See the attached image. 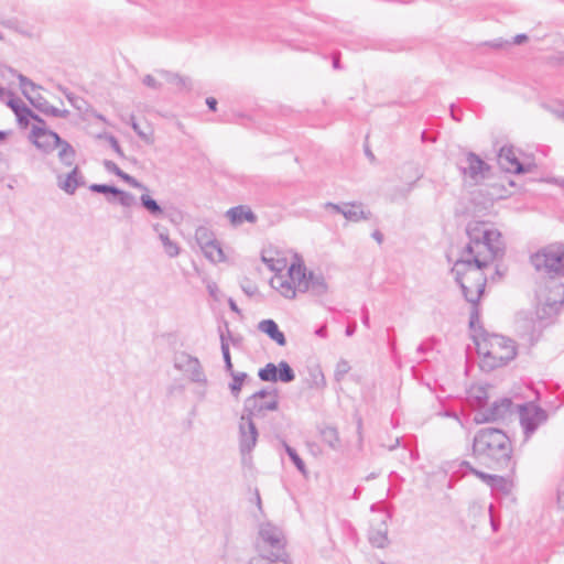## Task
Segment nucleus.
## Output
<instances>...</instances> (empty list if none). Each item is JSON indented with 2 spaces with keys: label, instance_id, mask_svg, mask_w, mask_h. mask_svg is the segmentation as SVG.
<instances>
[{
  "label": "nucleus",
  "instance_id": "f257e3e1",
  "mask_svg": "<svg viewBox=\"0 0 564 564\" xmlns=\"http://www.w3.org/2000/svg\"><path fill=\"white\" fill-rule=\"evenodd\" d=\"M468 242L460 250L452 272L464 299L470 303L469 328L479 323V300L485 292L487 269L497 258L503 256L505 242L499 230L484 221H469L466 226Z\"/></svg>",
  "mask_w": 564,
  "mask_h": 564
},
{
  "label": "nucleus",
  "instance_id": "f03ea898",
  "mask_svg": "<svg viewBox=\"0 0 564 564\" xmlns=\"http://www.w3.org/2000/svg\"><path fill=\"white\" fill-rule=\"evenodd\" d=\"M471 455L489 469L512 471L516 467L512 442L500 429L478 430L473 438Z\"/></svg>",
  "mask_w": 564,
  "mask_h": 564
},
{
  "label": "nucleus",
  "instance_id": "7ed1b4c3",
  "mask_svg": "<svg viewBox=\"0 0 564 564\" xmlns=\"http://www.w3.org/2000/svg\"><path fill=\"white\" fill-rule=\"evenodd\" d=\"M473 339L477 354L481 357V367L488 370L505 366L516 358L517 347L513 340L498 334H489L480 322L475 324Z\"/></svg>",
  "mask_w": 564,
  "mask_h": 564
},
{
  "label": "nucleus",
  "instance_id": "20e7f679",
  "mask_svg": "<svg viewBox=\"0 0 564 564\" xmlns=\"http://www.w3.org/2000/svg\"><path fill=\"white\" fill-rule=\"evenodd\" d=\"M546 289L549 290V294L544 297V301L540 302L536 306L535 318L531 321H519V327L523 330H528L530 324H532L529 333V339L532 343L539 339L545 327L555 322L564 303V283L547 285Z\"/></svg>",
  "mask_w": 564,
  "mask_h": 564
},
{
  "label": "nucleus",
  "instance_id": "39448f33",
  "mask_svg": "<svg viewBox=\"0 0 564 564\" xmlns=\"http://www.w3.org/2000/svg\"><path fill=\"white\" fill-rule=\"evenodd\" d=\"M531 263L538 271L549 275L547 285L564 283V243L547 245L531 257Z\"/></svg>",
  "mask_w": 564,
  "mask_h": 564
},
{
  "label": "nucleus",
  "instance_id": "423d86ee",
  "mask_svg": "<svg viewBox=\"0 0 564 564\" xmlns=\"http://www.w3.org/2000/svg\"><path fill=\"white\" fill-rule=\"evenodd\" d=\"M285 546L286 540L281 528L271 522L260 524L257 542L258 556H264L269 560H281L284 564H291Z\"/></svg>",
  "mask_w": 564,
  "mask_h": 564
},
{
  "label": "nucleus",
  "instance_id": "0eeeda50",
  "mask_svg": "<svg viewBox=\"0 0 564 564\" xmlns=\"http://www.w3.org/2000/svg\"><path fill=\"white\" fill-rule=\"evenodd\" d=\"M31 138L35 147L45 153H51L58 149V159L65 166H72L74 164L76 156L75 149L55 131L46 127L33 126Z\"/></svg>",
  "mask_w": 564,
  "mask_h": 564
},
{
  "label": "nucleus",
  "instance_id": "6e6552de",
  "mask_svg": "<svg viewBox=\"0 0 564 564\" xmlns=\"http://www.w3.org/2000/svg\"><path fill=\"white\" fill-rule=\"evenodd\" d=\"M279 391L276 388H263L243 401L241 420L254 422L267 417L269 412L279 409Z\"/></svg>",
  "mask_w": 564,
  "mask_h": 564
},
{
  "label": "nucleus",
  "instance_id": "1a4fd4ad",
  "mask_svg": "<svg viewBox=\"0 0 564 564\" xmlns=\"http://www.w3.org/2000/svg\"><path fill=\"white\" fill-rule=\"evenodd\" d=\"M513 413V402L510 398H500L485 409L475 412L474 422L485 424L502 421Z\"/></svg>",
  "mask_w": 564,
  "mask_h": 564
},
{
  "label": "nucleus",
  "instance_id": "9d476101",
  "mask_svg": "<svg viewBox=\"0 0 564 564\" xmlns=\"http://www.w3.org/2000/svg\"><path fill=\"white\" fill-rule=\"evenodd\" d=\"M239 452L241 455V462L243 465H251L252 463V451L254 449L258 442V429L256 423L248 420H239Z\"/></svg>",
  "mask_w": 564,
  "mask_h": 564
},
{
  "label": "nucleus",
  "instance_id": "9b49d317",
  "mask_svg": "<svg viewBox=\"0 0 564 564\" xmlns=\"http://www.w3.org/2000/svg\"><path fill=\"white\" fill-rule=\"evenodd\" d=\"M520 424L529 438L540 425L547 421V412L534 403L519 405Z\"/></svg>",
  "mask_w": 564,
  "mask_h": 564
},
{
  "label": "nucleus",
  "instance_id": "f8f14e48",
  "mask_svg": "<svg viewBox=\"0 0 564 564\" xmlns=\"http://www.w3.org/2000/svg\"><path fill=\"white\" fill-rule=\"evenodd\" d=\"M174 367L186 373L192 382L207 386V377L197 357L181 351L174 358Z\"/></svg>",
  "mask_w": 564,
  "mask_h": 564
},
{
  "label": "nucleus",
  "instance_id": "ddd939ff",
  "mask_svg": "<svg viewBox=\"0 0 564 564\" xmlns=\"http://www.w3.org/2000/svg\"><path fill=\"white\" fill-rule=\"evenodd\" d=\"M466 165H459L458 169L464 176H468L476 183L486 177L490 166L476 153L467 152L465 156Z\"/></svg>",
  "mask_w": 564,
  "mask_h": 564
},
{
  "label": "nucleus",
  "instance_id": "4468645a",
  "mask_svg": "<svg viewBox=\"0 0 564 564\" xmlns=\"http://www.w3.org/2000/svg\"><path fill=\"white\" fill-rule=\"evenodd\" d=\"M499 166L509 173L523 174L530 171L523 163L518 159L513 147L503 145L498 153Z\"/></svg>",
  "mask_w": 564,
  "mask_h": 564
},
{
  "label": "nucleus",
  "instance_id": "2eb2a0df",
  "mask_svg": "<svg viewBox=\"0 0 564 564\" xmlns=\"http://www.w3.org/2000/svg\"><path fill=\"white\" fill-rule=\"evenodd\" d=\"M20 87L22 90V94L28 98L30 104L37 109L40 112L44 113L46 108L48 107L50 102L42 97L40 94L35 95V91L40 88L36 86L31 79H29L26 76L20 74L18 76Z\"/></svg>",
  "mask_w": 564,
  "mask_h": 564
},
{
  "label": "nucleus",
  "instance_id": "dca6fc26",
  "mask_svg": "<svg viewBox=\"0 0 564 564\" xmlns=\"http://www.w3.org/2000/svg\"><path fill=\"white\" fill-rule=\"evenodd\" d=\"M288 275L290 280H292L297 292H307L308 272L303 263H292L288 270Z\"/></svg>",
  "mask_w": 564,
  "mask_h": 564
},
{
  "label": "nucleus",
  "instance_id": "f3484780",
  "mask_svg": "<svg viewBox=\"0 0 564 564\" xmlns=\"http://www.w3.org/2000/svg\"><path fill=\"white\" fill-rule=\"evenodd\" d=\"M226 216L232 225H240L243 221L256 224L258 220L257 215L247 205H238L229 208Z\"/></svg>",
  "mask_w": 564,
  "mask_h": 564
},
{
  "label": "nucleus",
  "instance_id": "a211bd4d",
  "mask_svg": "<svg viewBox=\"0 0 564 564\" xmlns=\"http://www.w3.org/2000/svg\"><path fill=\"white\" fill-rule=\"evenodd\" d=\"M85 185V180L79 171L78 166H74V169L67 174L65 180L61 181L58 177V186L65 193L73 195L79 186Z\"/></svg>",
  "mask_w": 564,
  "mask_h": 564
},
{
  "label": "nucleus",
  "instance_id": "6ab92c4d",
  "mask_svg": "<svg viewBox=\"0 0 564 564\" xmlns=\"http://www.w3.org/2000/svg\"><path fill=\"white\" fill-rule=\"evenodd\" d=\"M104 167L109 173H112V174L117 175L118 177H120L122 181H124L130 186H132L134 188H138V189H141L143 192H149L148 186H145L144 184L139 182L133 176L124 173L113 161L105 160L104 161Z\"/></svg>",
  "mask_w": 564,
  "mask_h": 564
},
{
  "label": "nucleus",
  "instance_id": "aec40b11",
  "mask_svg": "<svg viewBox=\"0 0 564 564\" xmlns=\"http://www.w3.org/2000/svg\"><path fill=\"white\" fill-rule=\"evenodd\" d=\"M258 328L267 334L279 346H285L286 339L284 334L279 329L278 324L273 319H263L259 323Z\"/></svg>",
  "mask_w": 564,
  "mask_h": 564
},
{
  "label": "nucleus",
  "instance_id": "412c9836",
  "mask_svg": "<svg viewBox=\"0 0 564 564\" xmlns=\"http://www.w3.org/2000/svg\"><path fill=\"white\" fill-rule=\"evenodd\" d=\"M343 216L354 223H358L362 219H369L371 217L370 210H365L361 203H345V212Z\"/></svg>",
  "mask_w": 564,
  "mask_h": 564
},
{
  "label": "nucleus",
  "instance_id": "4be33fe9",
  "mask_svg": "<svg viewBox=\"0 0 564 564\" xmlns=\"http://www.w3.org/2000/svg\"><path fill=\"white\" fill-rule=\"evenodd\" d=\"M271 285L285 299H294L297 292L289 276H275L271 279Z\"/></svg>",
  "mask_w": 564,
  "mask_h": 564
},
{
  "label": "nucleus",
  "instance_id": "5701e85b",
  "mask_svg": "<svg viewBox=\"0 0 564 564\" xmlns=\"http://www.w3.org/2000/svg\"><path fill=\"white\" fill-rule=\"evenodd\" d=\"M368 540L370 544L378 549H384L389 544L388 539V528L386 522H382L380 528L378 529H370L368 534Z\"/></svg>",
  "mask_w": 564,
  "mask_h": 564
},
{
  "label": "nucleus",
  "instance_id": "b1692460",
  "mask_svg": "<svg viewBox=\"0 0 564 564\" xmlns=\"http://www.w3.org/2000/svg\"><path fill=\"white\" fill-rule=\"evenodd\" d=\"M319 435L324 444L328 445L332 449H339L341 447L338 431L335 426L325 425L319 427Z\"/></svg>",
  "mask_w": 564,
  "mask_h": 564
},
{
  "label": "nucleus",
  "instance_id": "393cba45",
  "mask_svg": "<svg viewBox=\"0 0 564 564\" xmlns=\"http://www.w3.org/2000/svg\"><path fill=\"white\" fill-rule=\"evenodd\" d=\"M307 292H311L313 295L321 296L324 295L327 290V283L323 274H315L314 272H308V281H307Z\"/></svg>",
  "mask_w": 564,
  "mask_h": 564
},
{
  "label": "nucleus",
  "instance_id": "a878e982",
  "mask_svg": "<svg viewBox=\"0 0 564 564\" xmlns=\"http://www.w3.org/2000/svg\"><path fill=\"white\" fill-rule=\"evenodd\" d=\"M159 74L170 84L175 85L178 90H191V79L170 70L161 69Z\"/></svg>",
  "mask_w": 564,
  "mask_h": 564
},
{
  "label": "nucleus",
  "instance_id": "bb28decb",
  "mask_svg": "<svg viewBox=\"0 0 564 564\" xmlns=\"http://www.w3.org/2000/svg\"><path fill=\"white\" fill-rule=\"evenodd\" d=\"M140 204L153 217H160V216H162L164 214L163 208L160 206V204L154 198H152L148 194V192H144L140 196Z\"/></svg>",
  "mask_w": 564,
  "mask_h": 564
},
{
  "label": "nucleus",
  "instance_id": "cd10ccee",
  "mask_svg": "<svg viewBox=\"0 0 564 564\" xmlns=\"http://www.w3.org/2000/svg\"><path fill=\"white\" fill-rule=\"evenodd\" d=\"M206 258H208L212 262H220L225 259V254L219 242L215 239L208 246L200 248Z\"/></svg>",
  "mask_w": 564,
  "mask_h": 564
},
{
  "label": "nucleus",
  "instance_id": "c85d7f7f",
  "mask_svg": "<svg viewBox=\"0 0 564 564\" xmlns=\"http://www.w3.org/2000/svg\"><path fill=\"white\" fill-rule=\"evenodd\" d=\"M258 377L261 381L276 382L278 381V365L273 362L267 364L263 368L259 369Z\"/></svg>",
  "mask_w": 564,
  "mask_h": 564
},
{
  "label": "nucleus",
  "instance_id": "c756f323",
  "mask_svg": "<svg viewBox=\"0 0 564 564\" xmlns=\"http://www.w3.org/2000/svg\"><path fill=\"white\" fill-rule=\"evenodd\" d=\"M220 349H221V354H223L226 372H228L229 375H234L235 370H234V366L231 362L229 344H228L227 338L225 337L223 332L220 333Z\"/></svg>",
  "mask_w": 564,
  "mask_h": 564
},
{
  "label": "nucleus",
  "instance_id": "7c9ffc66",
  "mask_svg": "<svg viewBox=\"0 0 564 564\" xmlns=\"http://www.w3.org/2000/svg\"><path fill=\"white\" fill-rule=\"evenodd\" d=\"M107 199L111 204L118 202L123 207H131L135 204V197L131 193L120 188L117 189L115 197H108Z\"/></svg>",
  "mask_w": 564,
  "mask_h": 564
},
{
  "label": "nucleus",
  "instance_id": "2f4dec72",
  "mask_svg": "<svg viewBox=\"0 0 564 564\" xmlns=\"http://www.w3.org/2000/svg\"><path fill=\"white\" fill-rule=\"evenodd\" d=\"M295 379V373L292 367L284 360L278 364V381L283 383L292 382Z\"/></svg>",
  "mask_w": 564,
  "mask_h": 564
},
{
  "label": "nucleus",
  "instance_id": "473e14b6",
  "mask_svg": "<svg viewBox=\"0 0 564 564\" xmlns=\"http://www.w3.org/2000/svg\"><path fill=\"white\" fill-rule=\"evenodd\" d=\"M195 239L200 248H204L205 246H208L213 240H215L214 232L205 227L200 226L195 231Z\"/></svg>",
  "mask_w": 564,
  "mask_h": 564
},
{
  "label": "nucleus",
  "instance_id": "72a5a7b5",
  "mask_svg": "<svg viewBox=\"0 0 564 564\" xmlns=\"http://www.w3.org/2000/svg\"><path fill=\"white\" fill-rule=\"evenodd\" d=\"M230 376L232 378V381L229 383L230 393L232 397L238 398L241 392L242 384L248 378V375L246 372L234 371V375Z\"/></svg>",
  "mask_w": 564,
  "mask_h": 564
},
{
  "label": "nucleus",
  "instance_id": "f704fd0d",
  "mask_svg": "<svg viewBox=\"0 0 564 564\" xmlns=\"http://www.w3.org/2000/svg\"><path fill=\"white\" fill-rule=\"evenodd\" d=\"M282 445H283V447L285 449V453L288 454L290 459L293 462V464L295 465L297 470L300 473H302L303 475H305L306 474V467H305V464H304L303 459L297 454V452L293 447H291L285 441H282Z\"/></svg>",
  "mask_w": 564,
  "mask_h": 564
},
{
  "label": "nucleus",
  "instance_id": "c9c22d12",
  "mask_svg": "<svg viewBox=\"0 0 564 564\" xmlns=\"http://www.w3.org/2000/svg\"><path fill=\"white\" fill-rule=\"evenodd\" d=\"M159 237L164 247V251L169 257L174 258L180 253V248L177 243H175L169 238L167 232H160Z\"/></svg>",
  "mask_w": 564,
  "mask_h": 564
},
{
  "label": "nucleus",
  "instance_id": "e433bc0d",
  "mask_svg": "<svg viewBox=\"0 0 564 564\" xmlns=\"http://www.w3.org/2000/svg\"><path fill=\"white\" fill-rule=\"evenodd\" d=\"M471 403L476 411L485 409L488 404V394L485 388H478L475 394L471 397Z\"/></svg>",
  "mask_w": 564,
  "mask_h": 564
},
{
  "label": "nucleus",
  "instance_id": "4c0bfd02",
  "mask_svg": "<svg viewBox=\"0 0 564 564\" xmlns=\"http://www.w3.org/2000/svg\"><path fill=\"white\" fill-rule=\"evenodd\" d=\"M489 487L492 490L508 494L510 490V481L503 476L495 475L492 481L489 484Z\"/></svg>",
  "mask_w": 564,
  "mask_h": 564
},
{
  "label": "nucleus",
  "instance_id": "58836bf2",
  "mask_svg": "<svg viewBox=\"0 0 564 564\" xmlns=\"http://www.w3.org/2000/svg\"><path fill=\"white\" fill-rule=\"evenodd\" d=\"M89 189L94 193L110 195V197H115L118 187L108 184H91Z\"/></svg>",
  "mask_w": 564,
  "mask_h": 564
},
{
  "label": "nucleus",
  "instance_id": "ea45409f",
  "mask_svg": "<svg viewBox=\"0 0 564 564\" xmlns=\"http://www.w3.org/2000/svg\"><path fill=\"white\" fill-rule=\"evenodd\" d=\"M98 138L99 139H105L110 148L120 156V158H123L124 154H123V151H122V148L120 147L119 144V141L117 140V138L110 133H101V134H98Z\"/></svg>",
  "mask_w": 564,
  "mask_h": 564
},
{
  "label": "nucleus",
  "instance_id": "a19ab883",
  "mask_svg": "<svg viewBox=\"0 0 564 564\" xmlns=\"http://www.w3.org/2000/svg\"><path fill=\"white\" fill-rule=\"evenodd\" d=\"M129 123L131 126V128L133 129V131L138 134V137L140 139H142L143 141H145L147 143H152L153 140L151 138L150 134H148L147 132H144L140 126L138 124L137 120H135V117L133 115H130L129 117Z\"/></svg>",
  "mask_w": 564,
  "mask_h": 564
},
{
  "label": "nucleus",
  "instance_id": "79ce46f5",
  "mask_svg": "<svg viewBox=\"0 0 564 564\" xmlns=\"http://www.w3.org/2000/svg\"><path fill=\"white\" fill-rule=\"evenodd\" d=\"M33 111L28 106L21 107L20 111L15 113L19 124L24 128L28 127L29 119H31Z\"/></svg>",
  "mask_w": 564,
  "mask_h": 564
},
{
  "label": "nucleus",
  "instance_id": "37998d69",
  "mask_svg": "<svg viewBox=\"0 0 564 564\" xmlns=\"http://www.w3.org/2000/svg\"><path fill=\"white\" fill-rule=\"evenodd\" d=\"M350 370V365L347 360L345 359H341L337 362L336 365V369H335V379L337 381H340L343 380V378L345 377V375L348 373V371Z\"/></svg>",
  "mask_w": 564,
  "mask_h": 564
},
{
  "label": "nucleus",
  "instance_id": "c03bdc74",
  "mask_svg": "<svg viewBox=\"0 0 564 564\" xmlns=\"http://www.w3.org/2000/svg\"><path fill=\"white\" fill-rule=\"evenodd\" d=\"M6 97H8L7 105L12 109L14 115L20 111L21 107L25 106L21 99L15 98L14 94L10 90L7 91Z\"/></svg>",
  "mask_w": 564,
  "mask_h": 564
},
{
  "label": "nucleus",
  "instance_id": "a18cd8bd",
  "mask_svg": "<svg viewBox=\"0 0 564 564\" xmlns=\"http://www.w3.org/2000/svg\"><path fill=\"white\" fill-rule=\"evenodd\" d=\"M545 108L553 113L556 118L564 120V102L555 101L553 104H549Z\"/></svg>",
  "mask_w": 564,
  "mask_h": 564
},
{
  "label": "nucleus",
  "instance_id": "49530a36",
  "mask_svg": "<svg viewBox=\"0 0 564 564\" xmlns=\"http://www.w3.org/2000/svg\"><path fill=\"white\" fill-rule=\"evenodd\" d=\"M43 115L55 118H67L69 116V111L67 109H58L50 104Z\"/></svg>",
  "mask_w": 564,
  "mask_h": 564
},
{
  "label": "nucleus",
  "instance_id": "de8ad7c7",
  "mask_svg": "<svg viewBox=\"0 0 564 564\" xmlns=\"http://www.w3.org/2000/svg\"><path fill=\"white\" fill-rule=\"evenodd\" d=\"M142 83L147 86V87H150L152 89H160L161 88V83H159L152 75L148 74L143 77L142 79Z\"/></svg>",
  "mask_w": 564,
  "mask_h": 564
},
{
  "label": "nucleus",
  "instance_id": "09e8293b",
  "mask_svg": "<svg viewBox=\"0 0 564 564\" xmlns=\"http://www.w3.org/2000/svg\"><path fill=\"white\" fill-rule=\"evenodd\" d=\"M0 24L9 30L22 33V31L19 29V21L17 19L0 20Z\"/></svg>",
  "mask_w": 564,
  "mask_h": 564
},
{
  "label": "nucleus",
  "instance_id": "8fccbe9b",
  "mask_svg": "<svg viewBox=\"0 0 564 564\" xmlns=\"http://www.w3.org/2000/svg\"><path fill=\"white\" fill-rule=\"evenodd\" d=\"M65 97L73 107H75L78 110H82V104L84 102V100L80 97L75 96L73 93H65Z\"/></svg>",
  "mask_w": 564,
  "mask_h": 564
},
{
  "label": "nucleus",
  "instance_id": "3c124183",
  "mask_svg": "<svg viewBox=\"0 0 564 564\" xmlns=\"http://www.w3.org/2000/svg\"><path fill=\"white\" fill-rule=\"evenodd\" d=\"M279 562H281V560H269L264 556H254L250 558L249 564H279Z\"/></svg>",
  "mask_w": 564,
  "mask_h": 564
},
{
  "label": "nucleus",
  "instance_id": "603ef678",
  "mask_svg": "<svg viewBox=\"0 0 564 564\" xmlns=\"http://www.w3.org/2000/svg\"><path fill=\"white\" fill-rule=\"evenodd\" d=\"M473 475H475L477 478L482 480L488 486H489L490 481H492L494 476H495V475L487 474V473H484V471L478 470V469H473Z\"/></svg>",
  "mask_w": 564,
  "mask_h": 564
},
{
  "label": "nucleus",
  "instance_id": "864d4df0",
  "mask_svg": "<svg viewBox=\"0 0 564 564\" xmlns=\"http://www.w3.org/2000/svg\"><path fill=\"white\" fill-rule=\"evenodd\" d=\"M241 290L249 297L253 296L258 292V288L256 284L248 282L246 284H241Z\"/></svg>",
  "mask_w": 564,
  "mask_h": 564
},
{
  "label": "nucleus",
  "instance_id": "5fc2aeb1",
  "mask_svg": "<svg viewBox=\"0 0 564 564\" xmlns=\"http://www.w3.org/2000/svg\"><path fill=\"white\" fill-rule=\"evenodd\" d=\"M262 260L271 271L280 272L282 270L279 260L275 261L274 259H267L265 257H262Z\"/></svg>",
  "mask_w": 564,
  "mask_h": 564
},
{
  "label": "nucleus",
  "instance_id": "6e6d98bb",
  "mask_svg": "<svg viewBox=\"0 0 564 564\" xmlns=\"http://www.w3.org/2000/svg\"><path fill=\"white\" fill-rule=\"evenodd\" d=\"M557 503L561 508H564V477L561 479L557 487Z\"/></svg>",
  "mask_w": 564,
  "mask_h": 564
},
{
  "label": "nucleus",
  "instance_id": "4d7b16f0",
  "mask_svg": "<svg viewBox=\"0 0 564 564\" xmlns=\"http://www.w3.org/2000/svg\"><path fill=\"white\" fill-rule=\"evenodd\" d=\"M325 208L332 209L334 213L343 215V212H345V203L339 205V204H334V203L328 202L325 204Z\"/></svg>",
  "mask_w": 564,
  "mask_h": 564
},
{
  "label": "nucleus",
  "instance_id": "13d9d810",
  "mask_svg": "<svg viewBox=\"0 0 564 564\" xmlns=\"http://www.w3.org/2000/svg\"><path fill=\"white\" fill-rule=\"evenodd\" d=\"M507 44L506 41H503L502 39H495L492 41H489V42H486V45L492 47V48H502L505 45Z\"/></svg>",
  "mask_w": 564,
  "mask_h": 564
},
{
  "label": "nucleus",
  "instance_id": "bf43d9fd",
  "mask_svg": "<svg viewBox=\"0 0 564 564\" xmlns=\"http://www.w3.org/2000/svg\"><path fill=\"white\" fill-rule=\"evenodd\" d=\"M473 469H476L469 462L463 460L459 464V470H462L464 474L470 473L473 474Z\"/></svg>",
  "mask_w": 564,
  "mask_h": 564
},
{
  "label": "nucleus",
  "instance_id": "052dcab7",
  "mask_svg": "<svg viewBox=\"0 0 564 564\" xmlns=\"http://www.w3.org/2000/svg\"><path fill=\"white\" fill-rule=\"evenodd\" d=\"M206 105L212 111H216L217 109V100L214 97L206 98Z\"/></svg>",
  "mask_w": 564,
  "mask_h": 564
},
{
  "label": "nucleus",
  "instance_id": "680f3d73",
  "mask_svg": "<svg viewBox=\"0 0 564 564\" xmlns=\"http://www.w3.org/2000/svg\"><path fill=\"white\" fill-rule=\"evenodd\" d=\"M315 335L321 337V338H326L327 337V327H326V325H322L321 327H318L315 330Z\"/></svg>",
  "mask_w": 564,
  "mask_h": 564
},
{
  "label": "nucleus",
  "instance_id": "e2e57ef3",
  "mask_svg": "<svg viewBox=\"0 0 564 564\" xmlns=\"http://www.w3.org/2000/svg\"><path fill=\"white\" fill-rule=\"evenodd\" d=\"M528 40V36L527 34H518L513 37V43L514 44H522L523 42H525Z\"/></svg>",
  "mask_w": 564,
  "mask_h": 564
},
{
  "label": "nucleus",
  "instance_id": "0e129e2a",
  "mask_svg": "<svg viewBox=\"0 0 564 564\" xmlns=\"http://www.w3.org/2000/svg\"><path fill=\"white\" fill-rule=\"evenodd\" d=\"M228 305H229V307H230V310L232 312H235L237 314L241 313L240 308L238 307V305L236 304V302L231 297L228 300Z\"/></svg>",
  "mask_w": 564,
  "mask_h": 564
},
{
  "label": "nucleus",
  "instance_id": "69168bd1",
  "mask_svg": "<svg viewBox=\"0 0 564 564\" xmlns=\"http://www.w3.org/2000/svg\"><path fill=\"white\" fill-rule=\"evenodd\" d=\"M372 238L378 242V243H381L383 241V235L380 230H375L372 234H371Z\"/></svg>",
  "mask_w": 564,
  "mask_h": 564
},
{
  "label": "nucleus",
  "instance_id": "338daca9",
  "mask_svg": "<svg viewBox=\"0 0 564 564\" xmlns=\"http://www.w3.org/2000/svg\"><path fill=\"white\" fill-rule=\"evenodd\" d=\"M31 119H33L35 122H37L39 127H45V121L44 119H42L39 115H36L35 112H33V115L31 116Z\"/></svg>",
  "mask_w": 564,
  "mask_h": 564
},
{
  "label": "nucleus",
  "instance_id": "774afa93",
  "mask_svg": "<svg viewBox=\"0 0 564 564\" xmlns=\"http://www.w3.org/2000/svg\"><path fill=\"white\" fill-rule=\"evenodd\" d=\"M333 67L335 69H339L340 68L339 56L338 55H334L333 56Z\"/></svg>",
  "mask_w": 564,
  "mask_h": 564
}]
</instances>
